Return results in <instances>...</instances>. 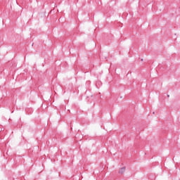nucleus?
<instances>
[{"label": "nucleus", "instance_id": "nucleus-2", "mask_svg": "<svg viewBox=\"0 0 180 180\" xmlns=\"http://www.w3.org/2000/svg\"><path fill=\"white\" fill-rule=\"evenodd\" d=\"M167 98H169V95H167Z\"/></svg>", "mask_w": 180, "mask_h": 180}, {"label": "nucleus", "instance_id": "nucleus-1", "mask_svg": "<svg viewBox=\"0 0 180 180\" xmlns=\"http://www.w3.org/2000/svg\"><path fill=\"white\" fill-rule=\"evenodd\" d=\"M124 171H126V167H122L119 171V174H124Z\"/></svg>", "mask_w": 180, "mask_h": 180}]
</instances>
